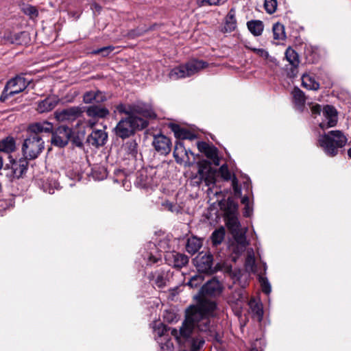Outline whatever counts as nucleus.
<instances>
[{"label":"nucleus","instance_id":"nucleus-40","mask_svg":"<svg viewBox=\"0 0 351 351\" xmlns=\"http://www.w3.org/2000/svg\"><path fill=\"white\" fill-rule=\"evenodd\" d=\"M264 7L266 12L269 14H273L277 8L276 0H265Z\"/></svg>","mask_w":351,"mask_h":351},{"label":"nucleus","instance_id":"nucleus-14","mask_svg":"<svg viewBox=\"0 0 351 351\" xmlns=\"http://www.w3.org/2000/svg\"><path fill=\"white\" fill-rule=\"evenodd\" d=\"M152 145L155 149L162 155H167L171 149V140L163 134L154 136Z\"/></svg>","mask_w":351,"mask_h":351},{"label":"nucleus","instance_id":"nucleus-41","mask_svg":"<svg viewBox=\"0 0 351 351\" xmlns=\"http://www.w3.org/2000/svg\"><path fill=\"white\" fill-rule=\"evenodd\" d=\"M204 280V278L201 274L195 275L191 278L187 285L191 288L197 287Z\"/></svg>","mask_w":351,"mask_h":351},{"label":"nucleus","instance_id":"nucleus-45","mask_svg":"<svg viewBox=\"0 0 351 351\" xmlns=\"http://www.w3.org/2000/svg\"><path fill=\"white\" fill-rule=\"evenodd\" d=\"M179 150H181V152L184 151V148L181 143H176L173 153V157L175 158V160L177 162H181V159L179 158ZM185 152L186 153V150Z\"/></svg>","mask_w":351,"mask_h":351},{"label":"nucleus","instance_id":"nucleus-50","mask_svg":"<svg viewBox=\"0 0 351 351\" xmlns=\"http://www.w3.org/2000/svg\"><path fill=\"white\" fill-rule=\"evenodd\" d=\"M322 108L321 106L319 104H315L311 107V112L314 114H319L321 112Z\"/></svg>","mask_w":351,"mask_h":351},{"label":"nucleus","instance_id":"nucleus-34","mask_svg":"<svg viewBox=\"0 0 351 351\" xmlns=\"http://www.w3.org/2000/svg\"><path fill=\"white\" fill-rule=\"evenodd\" d=\"M274 39L278 40H283L286 38L284 25L280 23H276L273 28Z\"/></svg>","mask_w":351,"mask_h":351},{"label":"nucleus","instance_id":"nucleus-48","mask_svg":"<svg viewBox=\"0 0 351 351\" xmlns=\"http://www.w3.org/2000/svg\"><path fill=\"white\" fill-rule=\"evenodd\" d=\"M154 332L158 337H162L167 332V328L164 324H160L158 327L155 328Z\"/></svg>","mask_w":351,"mask_h":351},{"label":"nucleus","instance_id":"nucleus-38","mask_svg":"<svg viewBox=\"0 0 351 351\" xmlns=\"http://www.w3.org/2000/svg\"><path fill=\"white\" fill-rule=\"evenodd\" d=\"M152 280H154V283L159 288L163 287L166 285V279L163 276V274L160 273L152 274Z\"/></svg>","mask_w":351,"mask_h":351},{"label":"nucleus","instance_id":"nucleus-12","mask_svg":"<svg viewBox=\"0 0 351 351\" xmlns=\"http://www.w3.org/2000/svg\"><path fill=\"white\" fill-rule=\"evenodd\" d=\"M197 146L199 151L204 154L213 165H219L220 160L218 156V149L214 145L201 141L197 143Z\"/></svg>","mask_w":351,"mask_h":351},{"label":"nucleus","instance_id":"nucleus-1","mask_svg":"<svg viewBox=\"0 0 351 351\" xmlns=\"http://www.w3.org/2000/svg\"><path fill=\"white\" fill-rule=\"evenodd\" d=\"M214 308L215 304L206 301L201 302L198 306H190L186 310L185 319L180 330L169 328L171 334L178 340L181 337H189L193 331L197 328L208 337L219 341V337H218L215 326L210 324V319L206 317V315L210 313Z\"/></svg>","mask_w":351,"mask_h":351},{"label":"nucleus","instance_id":"nucleus-54","mask_svg":"<svg viewBox=\"0 0 351 351\" xmlns=\"http://www.w3.org/2000/svg\"><path fill=\"white\" fill-rule=\"evenodd\" d=\"M205 182H206V184L207 186H210V184H214V183H215V182H214V180H213V178H210H210H206V179L205 180Z\"/></svg>","mask_w":351,"mask_h":351},{"label":"nucleus","instance_id":"nucleus-3","mask_svg":"<svg viewBox=\"0 0 351 351\" xmlns=\"http://www.w3.org/2000/svg\"><path fill=\"white\" fill-rule=\"evenodd\" d=\"M347 137L340 130H331L320 135L317 140L319 146L328 156L333 157L338 154V149L344 147Z\"/></svg>","mask_w":351,"mask_h":351},{"label":"nucleus","instance_id":"nucleus-22","mask_svg":"<svg viewBox=\"0 0 351 351\" xmlns=\"http://www.w3.org/2000/svg\"><path fill=\"white\" fill-rule=\"evenodd\" d=\"M170 128L173 132L175 136L178 138L192 140L195 137V136L189 130L180 128L177 124H171Z\"/></svg>","mask_w":351,"mask_h":351},{"label":"nucleus","instance_id":"nucleus-2","mask_svg":"<svg viewBox=\"0 0 351 351\" xmlns=\"http://www.w3.org/2000/svg\"><path fill=\"white\" fill-rule=\"evenodd\" d=\"M53 125L48 121L37 122L29 125V136L24 140L22 152L26 159L36 158L45 148V142L40 135L42 132H51Z\"/></svg>","mask_w":351,"mask_h":351},{"label":"nucleus","instance_id":"nucleus-27","mask_svg":"<svg viewBox=\"0 0 351 351\" xmlns=\"http://www.w3.org/2000/svg\"><path fill=\"white\" fill-rule=\"evenodd\" d=\"M247 25L250 32L256 36H260L263 31V23L261 21H248Z\"/></svg>","mask_w":351,"mask_h":351},{"label":"nucleus","instance_id":"nucleus-53","mask_svg":"<svg viewBox=\"0 0 351 351\" xmlns=\"http://www.w3.org/2000/svg\"><path fill=\"white\" fill-rule=\"evenodd\" d=\"M241 203H242L243 204H244L245 206H246V205H250V204H250V200H249L248 197H247V196H244V197L242 198V199H241Z\"/></svg>","mask_w":351,"mask_h":351},{"label":"nucleus","instance_id":"nucleus-56","mask_svg":"<svg viewBox=\"0 0 351 351\" xmlns=\"http://www.w3.org/2000/svg\"><path fill=\"white\" fill-rule=\"evenodd\" d=\"M2 167H3V158L0 155V170L1 169Z\"/></svg>","mask_w":351,"mask_h":351},{"label":"nucleus","instance_id":"nucleus-58","mask_svg":"<svg viewBox=\"0 0 351 351\" xmlns=\"http://www.w3.org/2000/svg\"><path fill=\"white\" fill-rule=\"evenodd\" d=\"M98 7H99L98 5H95L96 9H98Z\"/></svg>","mask_w":351,"mask_h":351},{"label":"nucleus","instance_id":"nucleus-29","mask_svg":"<svg viewBox=\"0 0 351 351\" xmlns=\"http://www.w3.org/2000/svg\"><path fill=\"white\" fill-rule=\"evenodd\" d=\"M237 21L235 19L234 13L233 10H230L226 18V23L224 25V32H231L236 29Z\"/></svg>","mask_w":351,"mask_h":351},{"label":"nucleus","instance_id":"nucleus-52","mask_svg":"<svg viewBox=\"0 0 351 351\" xmlns=\"http://www.w3.org/2000/svg\"><path fill=\"white\" fill-rule=\"evenodd\" d=\"M158 261H159L158 258H157L156 257H154L153 256H150L149 258L148 263L149 264L156 263H158Z\"/></svg>","mask_w":351,"mask_h":351},{"label":"nucleus","instance_id":"nucleus-55","mask_svg":"<svg viewBox=\"0 0 351 351\" xmlns=\"http://www.w3.org/2000/svg\"><path fill=\"white\" fill-rule=\"evenodd\" d=\"M168 314V313H167ZM169 316L167 319L168 321L171 322L173 319L174 314L169 313Z\"/></svg>","mask_w":351,"mask_h":351},{"label":"nucleus","instance_id":"nucleus-9","mask_svg":"<svg viewBox=\"0 0 351 351\" xmlns=\"http://www.w3.org/2000/svg\"><path fill=\"white\" fill-rule=\"evenodd\" d=\"M86 113L91 119L88 121V125L93 128L99 119H104L110 114L108 109L101 105H91L86 109Z\"/></svg>","mask_w":351,"mask_h":351},{"label":"nucleus","instance_id":"nucleus-59","mask_svg":"<svg viewBox=\"0 0 351 351\" xmlns=\"http://www.w3.org/2000/svg\"><path fill=\"white\" fill-rule=\"evenodd\" d=\"M98 7H99L98 5H95L96 9H98Z\"/></svg>","mask_w":351,"mask_h":351},{"label":"nucleus","instance_id":"nucleus-37","mask_svg":"<svg viewBox=\"0 0 351 351\" xmlns=\"http://www.w3.org/2000/svg\"><path fill=\"white\" fill-rule=\"evenodd\" d=\"M228 0H197V4L199 7L205 5H221Z\"/></svg>","mask_w":351,"mask_h":351},{"label":"nucleus","instance_id":"nucleus-11","mask_svg":"<svg viewBox=\"0 0 351 351\" xmlns=\"http://www.w3.org/2000/svg\"><path fill=\"white\" fill-rule=\"evenodd\" d=\"M83 112L80 106H72L61 110H56L55 118L60 122L73 121L80 117Z\"/></svg>","mask_w":351,"mask_h":351},{"label":"nucleus","instance_id":"nucleus-60","mask_svg":"<svg viewBox=\"0 0 351 351\" xmlns=\"http://www.w3.org/2000/svg\"><path fill=\"white\" fill-rule=\"evenodd\" d=\"M251 351H258V350L256 349H252Z\"/></svg>","mask_w":351,"mask_h":351},{"label":"nucleus","instance_id":"nucleus-21","mask_svg":"<svg viewBox=\"0 0 351 351\" xmlns=\"http://www.w3.org/2000/svg\"><path fill=\"white\" fill-rule=\"evenodd\" d=\"M323 114L327 121L328 127H333L337 124V115L335 108L331 106H326L323 110Z\"/></svg>","mask_w":351,"mask_h":351},{"label":"nucleus","instance_id":"nucleus-42","mask_svg":"<svg viewBox=\"0 0 351 351\" xmlns=\"http://www.w3.org/2000/svg\"><path fill=\"white\" fill-rule=\"evenodd\" d=\"M125 149L128 153L133 156L137 154V143L135 141H130L125 144Z\"/></svg>","mask_w":351,"mask_h":351},{"label":"nucleus","instance_id":"nucleus-61","mask_svg":"<svg viewBox=\"0 0 351 351\" xmlns=\"http://www.w3.org/2000/svg\"><path fill=\"white\" fill-rule=\"evenodd\" d=\"M25 32H21V34L23 35V34H25Z\"/></svg>","mask_w":351,"mask_h":351},{"label":"nucleus","instance_id":"nucleus-49","mask_svg":"<svg viewBox=\"0 0 351 351\" xmlns=\"http://www.w3.org/2000/svg\"><path fill=\"white\" fill-rule=\"evenodd\" d=\"M57 186H58L57 182L54 181L52 184H49V189H47V188H46L45 186L44 191H46V192H48L49 193H53V189L55 188H57Z\"/></svg>","mask_w":351,"mask_h":351},{"label":"nucleus","instance_id":"nucleus-15","mask_svg":"<svg viewBox=\"0 0 351 351\" xmlns=\"http://www.w3.org/2000/svg\"><path fill=\"white\" fill-rule=\"evenodd\" d=\"M196 267L201 273H208L213 268V255L210 253H200L195 258Z\"/></svg>","mask_w":351,"mask_h":351},{"label":"nucleus","instance_id":"nucleus-33","mask_svg":"<svg viewBox=\"0 0 351 351\" xmlns=\"http://www.w3.org/2000/svg\"><path fill=\"white\" fill-rule=\"evenodd\" d=\"M225 237V229L221 227L215 230L211 235L212 243L214 245H217L222 243Z\"/></svg>","mask_w":351,"mask_h":351},{"label":"nucleus","instance_id":"nucleus-28","mask_svg":"<svg viewBox=\"0 0 351 351\" xmlns=\"http://www.w3.org/2000/svg\"><path fill=\"white\" fill-rule=\"evenodd\" d=\"M15 141L12 137H7L0 142V152L10 153L15 150Z\"/></svg>","mask_w":351,"mask_h":351},{"label":"nucleus","instance_id":"nucleus-57","mask_svg":"<svg viewBox=\"0 0 351 351\" xmlns=\"http://www.w3.org/2000/svg\"><path fill=\"white\" fill-rule=\"evenodd\" d=\"M348 156L351 158V148L348 152Z\"/></svg>","mask_w":351,"mask_h":351},{"label":"nucleus","instance_id":"nucleus-47","mask_svg":"<svg viewBox=\"0 0 351 351\" xmlns=\"http://www.w3.org/2000/svg\"><path fill=\"white\" fill-rule=\"evenodd\" d=\"M162 206L165 209L171 211V213H178L180 210L178 206L168 201L164 202Z\"/></svg>","mask_w":351,"mask_h":351},{"label":"nucleus","instance_id":"nucleus-23","mask_svg":"<svg viewBox=\"0 0 351 351\" xmlns=\"http://www.w3.org/2000/svg\"><path fill=\"white\" fill-rule=\"evenodd\" d=\"M105 100V97L100 91H88L84 94L83 101L85 104H91L93 101L101 102Z\"/></svg>","mask_w":351,"mask_h":351},{"label":"nucleus","instance_id":"nucleus-8","mask_svg":"<svg viewBox=\"0 0 351 351\" xmlns=\"http://www.w3.org/2000/svg\"><path fill=\"white\" fill-rule=\"evenodd\" d=\"M29 83V82L22 76H16L12 78L7 82L0 97V100L4 101L10 97L23 91L27 87Z\"/></svg>","mask_w":351,"mask_h":351},{"label":"nucleus","instance_id":"nucleus-43","mask_svg":"<svg viewBox=\"0 0 351 351\" xmlns=\"http://www.w3.org/2000/svg\"><path fill=\"white\" fill-rule=\"evenodd\" d=\"M259 282L261 285L262 291L267 295L269 294L271 291V289L268 280L266 278L260 277Z\"/></svg>","mask_w":351,"mask_h":351},{"label":"nucleus","instance_id":"nucleus-30","mask_svg":"<svg viewBox=\"0 0 351 351\" xmlns=\"http://www.w3.org/2000/svg\"><path fill=\"white\" fill-rule=\"evenodd\" d=\"M202 247V241L197 237L189 238L186 245V251L190 254L196 253Z\"/></svg>","mask_w":351,"mask_h":351},{"label":"nucleus","instance_id":"nucleus-44","mask_svg":"<svg viewBox=\"0 0 351 351\" xmlns=\"http://www.w3.org/2000/svg\"><path fill=\"white\" fill-rule=\"evenodd\" d=\"M114 47L113 46H107L93 51L94 54H99L101 53L103 56H107L114 50Z\"/></svg>","mask_w":351,"mask_h":351},{"label":"nucleus","instance_id":"nucleus-25","mask_svg":"<svg viewBox=\"0 0 351 351\" xmlns=\"http://www.w3.org/2000/svg\"><path fill=\"white\" fill-rule=\"evenodd\" d=\"M302 85L308 90H317L319 88V84L315 81L313 77L303 74L302 76Z\"/></svg>","mask_w":351,"mask_h":351},{"label":"nucleus","instance_id":"nucleus-32","mask_svg":"<svg viewBox=\"0 0 351 351\" xmlns=\"http://www.w3.org/2000/svg\"><path fill=\"white\" fill-rule=\"evenodd\" d=\"M226 226L231 233L240 230L241 224L238 220L237 216L226 217Z\"/></svg>","mask_w":351,"mask_h":351},{"label":"nucleus","instance_id":"nucleus-26","mask_svg":"<svg viewBox=\"0 0 351 351\" xmlns=\"http://www.w3.org/2000/svg\"><path fill=\"white\" fill-rule=\"evenodd\" d=\"M249 306L253 315L257 318L258 322H261L263 317V306L261 303L256 302L254 299H252L249 302Z\"/></svg>","mask_w":351,"mask_h":351},{"label":"nucleus","instance_id":"nucleus-10","mask_svg":"<svg viewBox=\"0 0 351 351\" xmlns=\"http://www.w3.org/2000/svg\"><path fill=\"white\" fill-rule=\"evenodd\" d=\"M71 134L72 130L70 128L64 125L59 126L52 134L51 143L55 146L64 147L68 144Z\"/></svg>","mask_w":351,"mask_h":351},{"label":"nucleus","instance_id":"nucleus-39","mask_svg":"<svg viewBox=\"0 0 351 351\" xmlns=\"http://www.w3.org/2000/svg\"><path fill=\"white\" fill-rule=\"evenodd\" d=\"M23 12L31 19L36 18L38 15V11L35 6L28 5L23 8Z\"/></svg>","mask_w":351,"mask_h":351},{"label":"nucleus","instance_id":"nucleus-51","mask_svg":"<svg viewBox=\"0 0 351 351\" xmlns=\"http://www.w3.org/2000/svg\"><path fill=\"white\" fill-rule=\"evenodd\" d=\"M252 208H250V205L245 206L243 215L245 217H250L252 213Z\"/></svg>","mask_w":351,"mask_h":351},{"label":"nucleus","instance_id":"nucleus-4","mask_svg":"<svg viewBox=\"0 0 351 351\" xmlns=\"http://www.w3.org/2000/svg\"><path fill=\"white\" fill-rule=\"evenodd\" d=\"M143 117H130L121 119L114 128L115 134L125 138L134 134L136 130H143L148 125V121Z\"/></svg>","mask_w":351,"mask_h":351},{"label":"nucleus","instance_id":"nucleus-31","mask_svg":"<svg viewBox=\"0 0 351 351\" xmlns=\"http://www.w3.org/2000/svg\"><path fill=\"white\" fill-rule=\"evenodd\" d=\"M224 210L226 217L234 216L237 214L238 204L230 198H228L224 204Z\"/></svg>","mask_w":351,"mask_h":351},{"label":"nucleus","instance_id":"nucleus-35","mask_svg":"<svg viewBox=\"0 0 351 351\" xmlns=\"http://www.w3.org/2000/svg\"><path fill=\"white\" fill-rule=\"evenodd\" d=\"M236 242L242 247L245 248L248 243L246 239L245 232L241 229L232 233Z\"/></svg>","mask_w":351,"mask_h":351},{"label":"nucleus","instance_id":"nucleus-7","mask_svg":"<svg viewBox=\"0 0 351 351\" xmlns=\"http://www.w3.org/2000/svg\"><path fill=\"white\" fill-rule=\"evenodd\" d=\"M221 291V287L219 282L215 278H213L212 280L208 281L200 289L199 295L196 296V298H199V300L197 305H194L195 306H198L201 302L204 301H206L208 302H212L215 304V308L212 310L210 313L206 315V317L210 319V317L213 315V313L216 308V304L214 301L207 299V297L215 296L219 295Z\"/></svg>","mask_w":351,"mask_h":351},{"label":"nucleus","instance_id":"nucleus-20","mask_svg":"<svg viewBox=\"0 0 351 351\" xmlns=\"http://www.w3.org/2000/svg\"><path fill=\"white\" fill-rule=\"evenodd\" d=\"M58 99L54 97H48L38 102L36 110L45 113L52 110L58 104Z\"/></svg>","mask_w":351,"mask_h":351},{"label":"nucleus","instance_id":"nucleus-36","mask_svg":"<svg viewBox=\"0 0 351 351\" xmlns=\"http://www.w3.org/2000/svg\"><path fill=\"white\" fill-rule=\"evenodd\" d=\"M247 48L253 51L260 58H262L264 60H269L271 62H273V58L269 56L268 51L265 49H259L248 46Z\"/></svg>","mask_w":351,"mask_h":351},{"label":"nucleus","instance_id":"nucleus-17","mask_svg":"<svg viewBox=\"0 0 351 351\" xmlns=\"http://www.w3.org/2000/svg\"><path fill=\"white\" fill-rule=\"evenodd\" d=\"M107 140L108 134L102 130H95L87 137V142L96 147L104 145Z\"/></svg>","mask_w":351,"mask_h":351},{"label":"nucleus","instance_id":"nucleus-13","mask_svg":"<svg viewBox=\"0 0 351 351\" xmlns=\"http://www.w3.org/2000/svg\"><path fill=\"white\" fill-rule=\"evenodd\" d=\"M165 261L170 266L176 268H182L188 263L189 258L184 254L173 251L167 252L165 254Z\"/></svg>","mask_w":351,"mask_h":351},{"label":"nucleus","instance_id":"nucleus-46","mask_svg":"<svg viewBox=\"0 0 351 351\" xmlns=\"http://www.w3.org/2000/svg\"><path fill=\"white\" fill-rule=\"evenodd\" d=\"M243 298V297L242 291L239 290L238 291H235L234 293H233L232 298L230 299V302L239 304V302H242Z\"/></svg>","mask_w":351,"mask_h":351},{"label":"nucleus","instance_id":"nucleus-6","mask_svg":"<svg viewBox=\"0 0 351 351\" xmlns=\"http://www.w3.org/2000/svg\"><path fill=\"white\" fill-rule=\"evenodd\" d=\"M117 110L124 113L128 117H143L149 119H155L156 114L150 106L145 104H136L129 106L120 104L117 106Z\"/></svg>","mask_w":351,"mask_h":351},{"label":"nucleus","instance_id":"nucleus-16","mask_svg":"<svg viewBox=\"0 0 351 351\" xmlns=\"http://www.w3.org/2000/svg\"><path fill=\"white\" fill-rule=\"evenodd\" d=\"M28 159L25 157L18 160L11 161L10 167L11 176L13 178H19L26 171L28 166Z\"/></svg>","mask_w":351,"mask_h":351},{"label":"nucleus","instance_id":"nucleus-19","mask_svg":"<svg viewBox=\"0 0 351 351\" xmlns=\"http://www.w3.org/2000/svg\"><path fill=\"white\" fill-rule=\"evenodd\" d=\"M221 177L226 181H232V186L235 194L241 193V188L238 185V180L235 176H232L227 165H223L219 169Z\"/></svg>","mask_w":351,"mask_h":351},{"label":"nucleus","instance_id":"nucleus-5","mask_svg":"<svg viewBox=\"0 0 351 351\" xmlns=\"http://www.w3.org/2000/svg\"><path fill=\"white\" fill-rule=\"evenodd\" d=\"M208 66L207 62L202 60L193 59L187 62L185 64L180 65L173 68L170 71L169 76L172 80H178L191 77V75L199 72Z\"/></svg>","mask_w":351,"mask_h":351},{"label":"nucleus","instance_id":"nucleus-18","mask_svg":"<svg viewBox=\"0 0 351 351\" xmlns=\"http://www.w3.org/2000/svg\"><path fill=\"white\" fill-rule=\"evenodd\" d=\"M285 58L292 66L289 75L291 77H294L297 74V69L300 64L299 56L293 49L289 47L286 49Z\"/></svg>","mask_w":351,"mask_h":351},{"label":"nucleus","instance_id":"nucleus-24","mask_svg":"<svg viewBox=\"0 0 351 351\" xmlns=\"http://www.w3.org/2000/svg\"><path fill=\"white\" fill-rule=\"evenodd\" d=\"M293 99L295 105L302 110L306 102V97L304 93L299 88L295 87L292 91Z\"/></svg>","mask_w":351,"mask_h":351}]
</instances>
